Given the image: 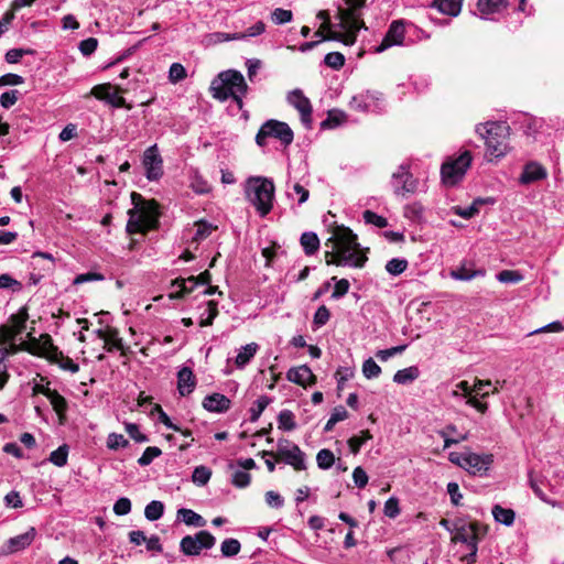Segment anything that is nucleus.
Masks as SVG:
<instances>
[{"instance_id": "obj_1", "label": "nucleus", "mask_w": 564, "mask_h": 564, "mask_svg": "<svg viewBox=\"0 0 564 564\" xmlns=\"http://www.w3.org/2000/svg\"><path fill=\"white\" fill-rule=\"evenodd\" d=\"M328 243H332V251L326 252L327 264L362 268L368 260L365 252L360 249L357 235L347 227H336L326 246Z\"/></svg>"}, {"instance_id": "obj_2", "label": "nucleus", "mask_w": 564, "mask_h": 564, "mask_svg": "<svg viewBox=\"0 0 564 564\" xmlns=\"http://www.w3.org/2000/svg\"><path fill=\"white\" fill-rule=\"evenodd\" d=\"M213 97L226 101L231 98L239 109L242 108V98L247 94L248 85L243 75L236 69L219 73L210 84Z\"/></svg>"}, {"instance_id": "obj_3", "label": "nucleus", "mask_w": 564, "mask_h": 564, "mask_svg": "<svg viewBox=\"0 0 564 564\" xmlns=\"http://www.w3.org/2000/svg\"><path fill=\"white\" fill-rule=\"evenodd\" d=\"M509 130L503 121H488L476 126V133L485 140L488 161L500 160L508 153Z\"/></svg>"}, {"instance_id": "obj_4", "label": "nucleus", "mask_w": 564, "mask_h": 564, "mask_svg": "<svg viewBox=\"0 0 564 564\" xmlns=\"http://www.w3.org/2000/svg\"><path fill=\"white\" fill-rule=\"evenodd\" d=\"M131 200L134 207L128 212L127 231L138 234L154 228L159 217L158 204L154 200L144 202L141 194L135 192L131 194Z\"/></svg>"}, {"instance_id": "obj_5", "label": "nucleus", "mask_w": 564, "mask_h": 564, "mask_svg": "<svg viewBox=\"0 0 564 564\" xmlns=\"http://www.w3.org/2000/svg\"><path fill=\"white\" fill-rule=\"evenodd\" d=\"M274 184L267 177H250L246 183V196L261 217H265L273 207Z\"/></svg>"}, {"instance_id": "obj_6", "label": "nucleus", "mask_w": 564, "mask_h": 564, "mask_svg": "<svg viewBox=\"0 0 564 564\" xmlns=\"http://www.w3.org/2000/svg\"><path fill=\"white\" fill-rule=\"evenodd\" d=\"M347 8L338 10L339 23L338 26L343 30V42L345 45H352L356 41L357 32L365 28L361 19V8L364 0H346Z\"/></svg>"}, {"instance_id": "obj_7", "label": "nucleus", "mask_w": 564, "mask_h": 564, "mask_svg": "<svg viewBox=\"0 0 564 564\" xmlns=\"http://www.w3.org/2000/svg\"><path fill=\"white\" fill-rule=\"evenodd\" d=\"M451 463L459 466L471 475H484L492 464V455L490 454H476V453H456L452 452L448 455Z\"/></svg>"}, {"instance_id": "obj_8", "label": "nucleus", "mask_w": 564, "mask_h": 564, "mask_svg": "<svg viewBox=\"0 0 564 564\" xmlns=\"http://www.w3.org/2000/svg\"><path fill=\"white\" fill-rule=\"evenodd\" d=\"M268 138L276 139L284 147H289L293 142L294 133L286 122L270 119L260 127L256 135V142L263 147Z\"/></svg>"}, {"instance_id": "obj_9", "label": "nucleus", "mask_w": 564, "mask_h": 564, "mask_svg": "<svg viewBox=\"0 0 564 564\" xmlns=\"http://www.w3.org/2000/svg\"><path fill=\"white\" fill-rule=\"evenodd\" d=\"M471 163V154L469 151H465L454 160H448L443 163L441 167V175L444 184L455 185L466 174Z\"/></svg>"}, {"instance_id": "obj_10", "label": "nucleus", "mask_w": 564, "mask_h": 564, "mask_svg": "<svg viewBox=\"0 0 564 564\" xmlns=\"http://www.w3.org/2000/svg\"><path fill=\"white\" fill-rule=\"evenodd\" d=\"M390 184L394 195L406 197L416 193L419 180L411 173L410 164L402 163L392 173Z\"/></svg>"}, {"instance_id": "obj_11", "label": "nucleus", "mask_w": 564, "mask_h": 564, "mask_svg": "<svg viewBox=\"0 0 564 564\" xmlns=\"http://www.w3.org/2000/svg\"><path fill=\"white\" fill-rule=\"evenodd\" d=\"M276 456L297 471L306 469L305 453L299 447V445L286 438H280L278 441Z\"/></svg>"}, {"instance_id": "obj_12", "label": "nucleus", "mask_w": 564, "mask_h": 564, "mask_svg": "<svg viewBox=\"0 0 564 564\" xmlns=\"http://www.w3.org/2000/svg\"><path fill=\"white\" fill-rule=\"evenodd\" d=\"M216 543L215 536L202 530L194 535H185L180 542V550L187 556L199 555L202 550H209Z\"/></svg>"}, {"instance_id": "obj_13", "label": "nucleus", "mask_w": 564, "mask_h": 564, "mask_svg": "<svg viewBox=\"0 0 564 564\" xmlns=\"http://www.w3.org/2000/svg\"><path fill=\"white\" fill-rule=\"evenodd\" d=\"M29 318L28 308L21 307L17 314H12L7 325L0 327V336L4 341L13 340L18 335L22 334L26 327Z\"/></svg>"}, {"instance_id": "obj_14", "label": "nucleus", "mask_w": 564, "mask_h": 564, "mask_svg": "<svg viewBox=\"0 0 564 564\" xmlns=\"http://www.w3.org/2000/svg\"><path fill=\"white\" fill-rule=\"evenodd\" d=\"M145 176L149 181H158L163 175V160L156 144L149 147L143 153L142 160Z\"/></svg>"}, {"instance_id": "obj_15", "label": "nucleus", "mask_w": 564, "mask_h": 564, "mask_svg": "<svg viewBox=\"0 0 564 564\" xmlns=\"http://www.w3.org/2000/svg\"><path fill=\"white\" fill-rule=\"evenodd\" d=\"M286 100L300 112L303 126L311 128L313 109L310 99L303 94V91L299 88L289 91Z\"/></svg>"}, {"instance_id": "obj_16", "label": "nucleus", "mask_w": 564, "mask_h": 564, "mask_svg": "<svg viewBox=\"0 0 564 564\" xmlns=\"http://www.w3.org/2000/svg\"><path fill=\"white\" fill-rule=\"evenodd\" d=\"M112 88L113 87L110 83L99 84L91 88L90 94L97 99L104 100L115 108H126L130 110L132 106L127 104L126 99L118 94L121 89L118 88L116 91H112Z\"/></svg>"}, {"instance_id": "obj_17", "label": "nucleus", "mask_w": 564, "mask_h": 564, "mask_svg": "<svg viewBox=\"0 0 564 564\" xmlns=\"http://www.w3.org/2000/svg\"><path fill=\"white\" fill-rule=\"evenodd\" d=\"M405 35V26L402 20L393 21L381 43L375 47L376 53H382L392 46H399L403 44Z\"/></svg>"}, {"instance_id": "obj_18", "label": "nucleus", "mask_w": 564, "mask_h": 564, "mask_svg": "<svg viewBox=\"0 0 564 564\" xmlns=\"http://www.w3.org/2000/svg\"><path fill=\"white\" fill-rule=\"evenodd\" d=\"M382 94L378 91H366L352 97L351 107L358 111H377L380 109Z\"/></svg>"}, {"instance_id": "obj_19", "label": "nucleus", "mask_w": 564, "mask_h": 564, "mask_svg": "<svg viewBox=\"0 0 564 564\" xmlns=\"http://www.w3.org/2000/svg\"><path fill=\"white\" fill-rule=\"evenodd\" d=\"M36 536V530L30 528L26 532L10 538L2 550L3 554H12L26 549L34 541Z\"/></svg>"}, {"instance_id": "obj_20", "label": "nucleus", "mask_w": 564, "mask_h": 564, "mask_svg": "<svg viewBox=\"0 0 564 564\" xmlns=\"http://www.w3.org/2000/svg\"><path fill=\"white\" fill-rule=\"evenodd\" d=\"M546 177V169L535 161H530L523 166L522 173L519 176V184L529 185Z\"/></svg>"}, {"instance_id": "obj_21", "label": "nucleus", "mask_w": 564, "mask_h": 564, "mask_svg": "<svg viewBox=\"0 0 564 564\" xmlns=\"http://www.w3.org/2000/svg\"><path fill=\"white\" fill-rule=\"evenodd\" d=\"M286 379L302 387L314 384L316 381L311 368L306 365L289 369L286 372Z\"/></svg>"}, {"instance_id": "obj_22", "label": "nucleus", "mask_w": 564, "mask_h": 564, "mask_svg": "<svg viewBox=\"0 0 564 564\" xmlns=\"http://www.w3.org/2000/svg\"><path fill=\"white\" fill-rule=\"evenodd\" d=\"M203 408L213 413H224L230 409L231 401L225 394L212 393L204 398Z\"/></svg>"}, {"instance_id": "obj_23", "label": "nucleus", "mask_w": 564, "mask_h": 564, "mask_svg": "<svg viewBox=\"0 0 564 564\" xmlns=\"http://www.w3.org/2000/svg\"><path fill=\"white\" fill-rule=\"evenodd\" d=\"M196 387V378L189 367H182L177 372V391L182 397L189 395Z\"/></svg>"}, {"instance_id": "obj_24", "label": "nucleus", "mask_w": 564, "mask_h": 564, "mask_svg": "<svg viewBox=\"0 0 564 564\" xmlns=\"http://www.w3.org/2000/svg\"><path fill=\"white\" fill-rule=\"evenodd\" d=\"M197 278H195L194 275H191L187 279H175L171 284V288L174 291L171 293L170 296L172 299L183 297L184 295L193 292L197 288Z\"/></svg>"}, {"instance_id": "obj_25", "label": "nucleus", "mask_w": 564, "mask_h": 564, "mask_svg": "<svg viewBox=\"0 0 564 564\" xmlns=\"http://www.w3.org/2000/svg\"><path fill=\"white\" fill-rule=\"evenodd\" d=\"M477 530L476 523H464L462 521H457L454 523V536L452 539L453 542H459L466 544L471 541V538H475Z\"/></svg>"}, {"instance_id": "obj_26", "label": "nucleus", "mask_w": 564, "mask_h": 564, "mask_svg": "<svg viewBox=\"0 0 564 564\" xmlns=\"http://www.w3.org/2000/svg\"><path fill=\"white\" fill-rule=\"evenodd\" d=\"M508 0H478L477 10L482 19H489L490 14L499 13L507 9Z\"/></svg>"}, {"instance_id": "obj_27", "label": "nucleus", "mask_w": 564, "mask_h": 564, "mask_svg": "<svg viewBox=\"0 0 564 564\" xmlns=\"http://www.w3.org/2000/svg\"><path fill=\"white\" fill-rule=\"evenodd\" d=\"M437 433L444 440V448H448L452 445L458 444L468 438V433L458 434L457 427L454 424L446 425Z\"/></svg>"}, {"instance_id": "obj_28", "label": "nucleus", "mask_w": 564, "mask_h": 564, "mask_svg": "<svg viewBox=\"0 0 564 564\" xmlns=\"http://www.w3.org/2000/svg\"><path fill=\"white\" fill-rule=\"evenodd\" d=\"M463 0H434L435 7L441 13L457 17L462 11Z\"/></svg>"}, {"instance_id": "obj_29", "label": "nucleus", "mask_w": 564, "mask_h": 564, "mask_svg": "<svg viewBox=\"0 0 564 564\" xmlns=\"http://www.w3.org/2000/svg\"><path fill=\"white\" fill-rule=\"evenodd\" d=\"M50 400V403L52 404L53 410L56 412L59 422L64 423V420L66 417V412L68 410V403L66 399L58 393V391L53 390L50 395L47 397Z\"/></svg>"}, {"instance_id": "obj_30", "label": "nucleus", "mask_w": 564, "mask_h": 564, "mask_svg": "<svg viewBox=\"0 0 564 564\" xmlns=\"http://www.w3.org/2000/svg\"><path fill=\"white\" fill-rule=\"evenodd\" d=\"M449 275L454 280L470 281V280H473L475 278H482V276H485L486 275V270L485 269L473 270L470 268H467L465 264H462L457 269L452 270Z\"/></svg>"}, {"instance_id": "obj_31", "label": "nucleus", "mask_w": 564, "mask_h": 564, "mask_svg": "<svg viewBox=\"0 0 564 564\" xmlns=\"http://www.w3.org/2000/svg\"><path fill=\"white\" fill-rule=\"evenodd\" d=\"M177 519L186 525L202 528L206 524V520L192 509L181 508L177 510Z\"/></svg>"}, {"instance_id": "obj_32", "label": "nucleus", "mask_w": 564, "mask_h": 564, "mask_svg": "<svg viewBox=\"0 0 564 564\" xmlns=\"http://www.w3.org/2000/svg\"><path fill=\"white\" fill-rule=\"evenodd\" d=\"M98 337L106 341L107 351H112L113 349L121 350L123 348L122 338L118 336V332L116 329H109L107 333L99 329L97 332Z\"/></svg>"}, {"instance_id": "obj_33", "label": "nucleus", "mask_w": 564, "mask_h": 564, "mask_svg": "<svg viewBox=\"0 0 564 564\" xmlns=\"http://www.w3.org/2000/svg\"><path fill=\"white\" fill-rule=\"evenodd\" d=\"M259 346L256 343L247 344L242 346L237 356H236V365L238 368H243L250 360L254 357L258 351Z\"/></svg>"}, {"instance_id": "obj_34", "label": "nucleus", "mask_w": 564, "mask_h": 564, "mask_svg": "<svg viewBox=\"0 0 564 564\" xmlns=\"http://www.w3.org/2000/svg\"><path fill=\"white\" fill-rule=\"evenodd\" d=\"M420 369L416 366L398 370L393 376V381L398 384H409L420 377Z\"/></svg>"}, {"instance_id": "obj_35", "label": "nucleus", "mask_w": 564, "mask_h": 564, "mask_svg": "<svg viewBox=\"0 0 564 564\" xmlns=\"http://www.w3.org/2000/svg\"><path fill=\"white\" fill-rule=\"evenodd\" d=\"M300 242L306 256H313L319 249V239L313 231L303 232Z\"/></svg>"}, {"instance_id": "obj_36", "label": "nucleus", "mask_w": 564, "mask_h": 564, "mask_svg": "<svg viewBox=\"0 0 564 564\" xmlns=\"http://www.w3.org/2000/svg\"><path fill=\"white\" fill-rule=\"evenodd\" d=\"M492 516L497 522L507 527L512 525L516 518L514 511L512 509H507L499 505L494 506Z\"/></svg>"}, {"instance_id": "obj_37", "label": "nucleus", "mask_w": 564, "mask_h": 564, "mask_svg": "<svg viewBox=\"0 0 564 564\" xmlns=\"http://www.w3.org/2000/svg\"><path fill=\"white\" fill-rule=\"evenodd\" d=\"M272 399L268 395H261L259 397L252 406L249 409V420L250 422H257L262 414V412L265 410V408L271 403Z\"/></svg>"}, {"instance_id": "obj_38", "label": "nucleus", "mask_w": 564, "mask_h": 564, "mask_svg": "<svg viewBox=\"0 0 564 564\" xmlns=\"http://www.w3.org/2000/svg\"><path fill=\"white\" fill-rule=\"evenodd\" d=\"M164 513V505L159 500H153L145 506L144 516L149 521H156Z\"/></svg>"}, {"instance_id": "obj_39", "label": "nucleus", "mask_w": 564, "mask_h": 564, "mask_svg": "<svg viewBox=\"0 0 564 564\" xmlns=\"http://www.w3.org/2000/svg\"><path fill=\"white\" fill-rule=\"evenodd\" d=\"M372 438V434L368 431V430H365V431H361L360 432V435H355V436H351L349 440H348V446H349V449L352 454H358L359 451H360V447L369 440Z\"/></svg>"}, {"instance_id": "obj_40", "label": "nucleus", "mask_w": 564, "mask_h": 564, "mask_svg": "<svg viewBox=\"0 0 564 564\" xmlns=\"http://www.w3.org/2000/svg\"><path fill=\"white\" fill-rule=\"evenodd\" d=\"M241 544L237 539L228 538L221 542L220 551L224 557H232L240 552Z\"/></svg>"}, {"instance_id": "obj_41", "label": "nucleus", "mask_w": 564, "mask_h": 564, "mask_svg": "<svg viewBox=\"0 0 564 564\" xmlns=\"http://www.w3.org/2000/svg\"><path fill=\"white\" fill-rule=\"evenodd\" d=\"M212 477V469L204 465L194 468L192 481L197 486H205Z\"/></svg>"}, {"instance_id": "obj_42", "label": "nucleus", "mask_w": 564, "mask_h": 564, "mask_svg": "<svg viewBox=\"0 0 564 564\" xmlns=\"http://www.w3.org/2000/svg\"><path fill=\"white\" fill-rule=\"evenodd\" d=\"M316 463L318 468L327 470L335 464V455L330 449L323 448L316 455Z\"/></svg>"}, {"instance_id": "obj_43", "label": "nucleus", "mask_w": 564, "mask_h": 564, "mask_svg": "<svg viewBox=\"0 0 564 564\" xmlns=\"http://www.w3.org/2000/svg\"><path fill=\"white\" fill-rule=\"evenodd\" d=\"M408 261L403 258H393L386 264V270L389 274L397 276L408 269Z\"/></svg>"}, {"instance_id": "obj_44", "label": "nucleus", "mask_w": 564, "mask_h": 564, "mask_svg": "<svg viewBox=\"0 0 564 564\" xmlns=\"http://www.w3.org/2000/svg\"><path fill=\"white\" fill-rule=\"evenodd\" d=\"M279 429L283 431H293L296 427L294 414L290 410H282L278 415Z\"/></svg>"}, {"instance_id": "obj_45", "label": "nucleus", "mask_w": 564, "mask_h": 564, "mask_svg": "<svg viewBox=\"0 0 564 564\" xmlns=\"http://www.w3.org/2000/svg\"><path fill=\"white\" fill-rule=\"evenodd\" d=\"M265 31V24L262 21H258L250 28H248L245 32H237L232 33L231 39H248V37H254L260 34H262Z\"/></svg>"}, {"instance_id": "obj_46", "label": "nucleus", "mask_w": 564, "mask_h": 564, "mask_svg": "<svg viewBox=\"0 0 564 564\" xmlns=\"http://www.w3.org/2000/svg\"><path fill=\"white\" fill-rule=\"evenodd\" d=\"M217 315H218L217 303L214 301H209L207 303V307H206L205 312L202 314V317L199 321V326L200 327L210 326Z\"/></svg>"}, {"instance_id": "obj_47", "label": "nucleus", "mask_w": 564, "mask_h": 564, "mask_svg": "<svg viewBox=\"0 0 564 564\" xmlns=\"http://www.w3.org/2000/svg\"><path fill=\"white\" fill-rule=\"evenodd\" d=\"M67 457L68 447L64 444L50 454L48 460L57 467H63L67 464Z\"/></svg>"}, {"instance_id": "obj_48", "label": "nucleus", "mask_w": 564, "mask_h": 564, "mask_svg": "<svg viewBox=\"0 0 564 564\" xmlns=\"http://www.w3.org/2000/svg\"><path fill=\"white\" fill-rule=\"evenodd\" d=\"M195 226H196V231L194 234L193 239L196 241H202V240L206 239L216 229L215 226H213L212 224L204 221V220L197 221L195 224Z\"/></svg>"}, {"instance_id": "obj_49", "label": "nucleus", "mask_w": 564, "mask_h": 564, "mask_svg": "<svg viewBox=\"0 0 564 564\" xmlns=\"http://www.w3.org/2000/svg\"><path fill=\"white\" fill-rule=\"evenodd\" d=\"M161 454H162V451L159 447L149 446L144 449L143 454L139 457L138 464L140 466H148Z\"/></svg>"}, {"instance_id": "obj_50", "label": "nucleus", "mask_w": 564, "mask_h": 564, "mask_svg": "<svg viewBox=\"0 0 564 564\" xmlns=\"http://www.w3.org/2000/svg\"><path fill=\"white\" fill-rule=\"evenodd\" d=\"M362 373L367 379H373L380 376L381 368L379 365L370 357L366 359L362 364Z\"/></svg>"}, {"instance_id": "obj_51", "label": "nucleus", "mask_w": 564, "mask_h": 564, "mask_svg": "<svg viewBox=\"0 0 564 564\" xmlns=\"http://www.w3.org/2000/svg\"><path fill=\"white\" fill-rule=\"evenodd\" d=\"M345 56L339 52H330L325 55L324 63L333 69H340L345 65Z\"/></svg>"}, {"instance_id": "obj_52", "label": "nucleus", "mask_w": 564, "mask_h": 564, "mask_svg": "<svg viewBox=\"0 0 564 564\" xmlns=\"http://www.w3.org/2000/svg\"><path fill=\"white\" fill-rule=\"evenodd\" d=\"M497 280L501 283H519L523 280V275L519 271L502 270L497 274Z\"/></svg>"}, {"instance_id": "obj_53", "label": "nucleus", "mask_w": 564, "mask_h": 564, "mask_svg": "<svg viewBox=\"0 0 564 564\" xmlns=\"http://www.w3.org/2000/svg\"><path fill=\"white\" fill-rule=\"evenodd\" d=\"M362 217L366 224H371L378 228H386L388 226L387 218L376 214L372 210H365Z\"/></svg>"}, {"instance_id": "obj_54", "label": "nucleus", "mask_w": 564, "mask_h": 564, "mask_svg": "<svg viewBox=\"0 0 564 564\" xmlns=\"http://www.w3.org/2000/svg\"><path fill=\"white\" fill-rule=\"evenodd\" d=\"M8 349H0V390L4 388L10 378V375L8 372V366L6 364V359L8 358Z\"/></svg>"}, {"instance_id": "obj_55", "label": "nucleus", "mask_w": 564, "mask_h": 564, "mask_svg": "<svg viewBox=\"0 0 564 564\" xmlns=\"http://www.w3.org/2000/svg\"><path fill=\"white\" fill-rule=\"evenodd\" d=\"M271 19L278 25L285 24V23H289L292 21L293 13L291 10L276 8L273 10V12L271 14Z\"/></svg>"}, {"instance_id": "obj_56", "label": "nucleus", "mask_w": 564, "mask_h": 564, "mask_svg": "<svg viewBox=\"0 0 564 564\" xmlns=\"http://www.w3.org/2000/svg\"><path fill=\"white\" fill-rule=\"evenodd\" d=\"M129 445V442L122 434L110 433L107 437V447L112 451L123 448Z\"/></svg>"}, {"instance_id": "obj_57", "label": "nucleus", "mask_w": 564, "mask_h": 564, "mask_svg": "<svg viewBox=\"0 0 564 564\" xmlns=\"http://www.w3.org/2000/svg\"><path fill=\"white\" fill-rule=\"evenodd\" d=\"M332 280L336 281L332 299L339 300L348 293L350 283L347 279L336 280L335 276Z\"/></svg>"}, {"instance_id": "obj_58", "label": "nucleus", "mask_w": 564, "mask_h": 564, "mask_svg": "<svg viewBox=\"0 0 564 564\" xmlns=\"http://www.w3.org/2000/svg\"><path fill=\"white\" fill-rule=\"evenodd\" d=\"M543 484L542 479H538L533 476L532 473H529V485L533 492L544 502L551 503L552 506H555V502H551L545 494L543 492L541 485Z\"/></svg>"}, {"instance_id": "obj_59", "label": "nucleus", "mask_w": 564, "mask_h": 564, "mask_svg": "<svg viewBox=\"0 0 564 564\" xmlns=\"http://www.w3.org/2000/svg\"><path fill=\"white\" fill-rule=\"evenodd\" d=\"M329 318H330L329 310L325 305H322L316 310V312L314 314L313 324L318 328V327L324 326L329 321Z\"/></svg>"}, {"instance_id": "obj_60", "label": "nucleus", "mask_w": 564, "mask_h": 564, "mask_svg": "<svg viewBox=\"0 0 564 564\" xmlns=\"http://www.w3.org/2000/svg\"><path fill=\"white\" fill-rule=\"evenodd\" d=\"M98 47V40L96 37H88L80 41L78 45L79 52L84 56H90Z\"/></svg>"}, {"instance_id": "obj_61", "label": "nucleus", "mask_w": 564, "mask_h": 564, "mask_svg": "<svg viewBox=\"0 0 564 564\" xmlns=\"http://www.w3.org/2000/svg\"><path fill=\"white\" fill-rule=\"evenodd\" d=\"M186 77V69L180 63H173L169 70V78L172 83H178Z\"/></svg>"}, {"instance_id": "obj_62", "label": "nucleus", "mask_w": 564, "mask_h": 564, "mask_svg": "<svg viewBox=\"0 0 564 564\" xmlns=\"http://www.w3.org/2000/svg\"><path fill=\"white\" fill-rule=\"evenodd\" d=\"M11 289L13 291H20L22 284L8 273L0 274V290Z\"/></svg>"}, {"instance_id": "obj_63", "label": "nucleus", "mask_w": 564, "mask_h": 564, "mask_svg": "<svg viewBox=\"0 0 564 564\" xmlns=\"http://www.w3.org/2000/svg\"><path fill=\"white\" fill-rule=\"evenodd\" d=\"M383 512L388 518H397L400 514L399 500L395 497H390L384 503Z\"/></svg>"}, {"instance_id": "obj_64", "label": "nucleus", "mask_w": 564, "mask_h": 564, "mask_svg": "<svg viewBox=\"0 0 564 564\" xmlns=\"http://www.w3.org/2000/svg\"><path fill=\"white\" fill-rule=\"evenodd\" d=\"M250 480H251V476L249 473H247L245 470H236L232 474L231 482L234 486H236L238 488H245V487L249 486Z\"/></svg>"}]
</instances>
